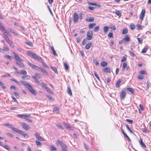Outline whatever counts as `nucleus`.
Instances as JSON below:
<instances>
[{"label":"nucleus","instance_id":"1","mask_svg":"<svg viewBox=\"0 0 151 151\" xmlns=\"http://www.w3.org/2000/svg\"><path fill=\"white\" fill-rule=\"evenodd\" d=\"M11 129L14 132H17L19 134L23 135L25 138H28L29 137L28 135L27 134L20 130L14 127L13 126L12 127Z\"/></svg>","mask_w":151,"mask_h":151},{"label":"nucleus","instance_id":"2","mask_svg":"<svg viewBox=\"0 0 151 151\" xmlns=\"http://www.w3.org/2000/svg\"><path fill=\"white\" fill-rule=\"evenodd\" d=\"M93 31H88L87 32V40H91L93 38Z\"/></svg>","mask_w":151,"mask_h":151},{"label":"nucleus","instance_id":"3","mask_svg":"<svg viewBox=\"0 0 151 151\" xmlns=\"http://www.w3.org/2000/svg\"><path fill=\"white\" fill-rule=\"evenodd\" d=\"M28 64L33 68L36 70H38L40 71V67H39L32 63L29 62H28Z\"/></svg>","mask_w":151,"mask_h":151},{"label":"nucleus","instance_id":"4","mask_svg":"<svg viewBox=\"0 0 151 151\" xmlns=\"http://www.w3.org/2000/svg\"><path fill=\"white\" fill-rule=\"evenodd\" d=\"M124 43L125 44L128 42L130 41V38L128 35H126L124 39Z\"/></svg>","mask_w":151,"mask_h":151},{"label":"nucleus","instance_id":"5","mask_svg":"<svg viewBox=\"0 0 151 151\" xmlns=\"http://www.w3.org/2000/svg\"><path fill=\"white\" fill-rule=\"evenodd\" d=\"M56 145H60L62 147L65 148V147H66V145L62 141L58 139L56 141Z\"/></svg>","mask_w":151,"mask_h":151},{"label":"nucleus","instance_id":"6","mask_svg":"<svg viewBox=\"0 0 151 151\" xmlns=\"http://www.w3.org/2000/svg\"><path fill=\"white\" fill-rule=\"evenodd\" d=\"M145 9H142L141 13L140 14L139 19L142 21L144 17L145 16Z\"/></svg>","mask_w":151,"mask_h":151},{"label":"nucleus","instance_id":"7","mask_svg":"<svg viewBox=\"0 0 151 151\" xmlns=\"http://www.w3.org/2000/svg\"><path fill=\"white\" fill-rule=\"evenodd\" d=\"M17 116L21 118L28 119V117L30 116L29 115L25 114H19Z\"/></svg>","mask_w":151,"mask_h":151},{"label":"nucleus","instance_id":"8","mask_svg":"<svg viewBox=\"0 0 151 151\" xmlns=\"http://www.w3.org/2000/svg\"><path fill=\"white\" fill-rule=\"evenodd\" d=\"M120 96L122 99H124L126 96V93L125 91H122L120 93Z\"/></svg>","mask_w":151,"mask_h":151},{"label":"nucleus","instance_id":"9","mask_svg":"<svg viewBox=\"0 0 151 151\" xmlns=\"http://www.w3.org/2000/svg\"><path fill=\"white\" fill-rule=\"evenodd\" d=\"M78 16L77 13L76 12H75L73 16V20L74 22H77L78 19Z\"/></svg>","mask_w":151,"mask_h":151},{"label":"nucleus","instance_id":"10","mask_svg":"<svg viewBox=\"0 0 151 151\" xmlns=\"http://www.w3.org/2000/svg\"><path fill=\"white\" fill-rule=\"evenodd\" d=\"M35 136L40 141H44L45 140L40 135H38L37 133H36L35 134Z\"/></svg>","mask_w":151,"mask_h":151},{"label":"nucleus","instance_id":"11","mask_svg":"<svg viewBox=\"0 0 151 151\" xmlns=\"http://www.w3.org/2000/svg\"><path fill=\"white\" fill-rule=\"evenodd\" d=\"M22 126L23 128L26 130H28L30 128V127L29 126L25 123H23L22 124Z\"/></svg>","mask_w":151,"mask_h":151},{"label":"nucleus","instance_id":"12","mask_svg":"<svg viewBox=\"0 0 151 151\" xmlns=\"http://www.w3.org/2000/svg\"><path fill=\"white\" fill-rule=\"evenodd\" d=\"M67 92L68 93L70 96H72V93L71 91V90L69 86L67 87Z\"/></svg>","mask_w":151,"mask_h":151},{"label":"nucleus","instance_id":"13","mask_svg":"<svg viewBox=\"0 0 151 151\" xmlns=\"http://www.w3.org/2000/svg\"><path fill=\"white\" fill-rule=\"evenodd\" d=\"M109 27L107 26H105L103 27V31L105 33H106L108 31Z\"/></svg>","mask_w":151,"mask_h":151},{"label":"nucleus","instance_id":"14","mask_svg":"<svg viewBox=\"0 0 151 151\" xmlns=\"http://www.w3.org/2000/svg\"><path fill=\"white\" fill-rule=\"evenodd\" d=\"M94 20V19L93 17H90L86 19V21L88 22H92Z\"/></svg>","mask_w":151,"mask_h":151},{"label":"nucleus","instance_id":"15","mask_svg":"<svg viewBox=\"0 0 151 151\" xmlns=\"http://www.w3.org/2000/svg\"><path fill=\"white\" fill-rule=\"evenodd\" d=\"M20 82L22 83L24 85L26 88H27L30 85L26 81H21Z\"/></svg>","mask_w":151,"mask_h":151},{"label":"nucleus","instance_id":"16","mask_svg":"<svg viewBox=\"0 0 151 151\" xmlns=\"http://www.w3.org/2000/svg\"><path fill=\"white\" fill-rule=\"evenodd\" d=\"M96 25V24L95 23H91L89 24L88 27L89 29H92Z\"/></svg>","mask_w":151,"mask_h":151},{"label":"nucleus","instance_id":"17","mask_svg":"<svg viewBox=\"0 0 151 151\" xmlns=\"http://www.w3.org/2000/svg\"><path fill=\"white\" fill-rule=\"evenodd\" d=\"M40 71H42L44 74H45L46 75H48L47 72L45 70L43 69L41 67L40 68Z\"/></svg>","mask_w":151,"mask_h":151},{"label":"nucleus","instance_id":"18","mask_svg":"<svg viewBox=\"0 0 151 151\" xmlns=\"http://www.w3.org/2000/svg\"><path fill=\"white\" fill-rule=\"evenodd\" d=\"M16 63L17 65L19 66L21 68L22 67H24V65L22 63V62H16Z\"/></svg>","mask_w":151,"mask_h":151},{"label":"nucleus","instance_id":"19","mask_svg":"<svg viewBox=\"0 0 151 151\" xmlns=\"http://www.w3.org/2000/svg\"><path fill=\"white\" fill-rule=\"evenodd\" d=\"M92 43L91 42L87 44L85 48L87 49L88 50L92 46Z\"/></svg>","mask_w":151,"mask_h":151},{"label":"nucleus","instance_id":"20","mask_svg":"<svg viewBox=\"0 0 151 151\" xmlns=\"http://www.w3.org/2000/svg\"><path fill=\"white\" fill-rule=\"evenodd\" d=\"M12 53H13L14 55V58L16 60L20 58V57H19V55L16 52H13Z\"/></svg>","mask_w":151,"mask_h":151},{"label":"nucleus","instance_id":"21","mask_svg":"<svg viewBox=\"0 0 151 151\" xmlns=\"http://www.w3.org/2000/svg\"><path fill=\"white\" fill-rule=\"evenodd\" d=\"M12 53H13L14 55V58L16 60L20 58V57H19V55L16 52H13Z\"/></svg>","mask_w":151,"mask_h":151},{"label":"nucleus","instance_id":"22","mask_svg":"<svg viewBox=\"0 0 151 151\" xmlns=\"http://www.w3.org/2000/svg\"><path fill=\"white\" fill-rule=\"evenodd\" d=\"M103 71L105 73H109L110 72V70L108 68H106L103 69Z\"/></svg>","mask_w":151,"mask_h":151},{"label":"nucleus","instance_id":"23","mask_svg":"<svg viewBox=\"0 0 151 151\" xmlns=\"http://www.w3.org/2000/svg\"><path fill=\"white\" fill-rule=\"evenodd\" d=\"M38 56L36 54L34 53L31 54V57L35 60H37Z\"/></svg>","mask_w":151,"mask_h":151},{"label":"nucleus","instance_id":"24","mask_svg":"<svg viewBox=\"0 0 151 151\" xmlns=\"http://www.w3.org/2000/svg\"><path fill=\"white\" fill-rule=\"evenodd\" d=\"M115 14L120 17L121 15V12L120 10H116L115 11Z\"/></svg>","mask_w":151,"mask_h":151},{"label":"nucleus","instance_id":"25","mask_svg":"<svg viewBox=\"0 0 151 151\" xmlns=\"http://www.w3.org/2000/svg\"><path fill=\"white\" fill-rule=\"evenodd\" d=\"M108 63L107 62L105 61H103L101 63V65L102 67H105L107 66Z\"/></svg>","mask_w":151,"mask_h":151},{"label":"nucleus","instance_id":"26","mask_svg":"<svg viewBox=\"0 0 151 151\" xmlns=\"http://www.w3.org/2000/svg\"><path fill=\"white\" fill-rule=\"evenodd\" d=\"M32 78L34 79L35 81V82L37 84H39L40 83L39 81V80L37 79L36 76H33L32 77Z\"/></svg>","mask_w":151,"mask_h":151},{"label":"nucleus","instance_id":"27","mask_svg":"<svg viewBox=\"0 0 151 151\" xmlns=\"http://www.w3.org/2000/svg\"><path fill=\"white\" fill-rule=\"evenodd\" d=\"M127 91L131 93L132 94L134 93V90L131 88H128L127 89Z\"/></svg>","mask_w":151,"mask_h":151},{"label":"nucleus","instance_id":"28","mask_svg":"<svg viewBox=\"0 0 151 151\" xmlns=\"http://www.w3.org/2000/svg\"><path fill=\"white\" fill-rule=\"evenodd\" d=\"M39 85L41 86L42 87L45 88L46 87V84L43 83H40L38 84Z\"/></svg>","mask_w":151,"mask_h":151},{"label":"nucleus","instance_id":"29","mask_svg":"<svg viewBox=\"0 0 151 151\" xmlns=\"http://www.w3.org/2000/svg\"><path fill=\"white\" fill-rule=\"evenodd\" d=\"M64 125L65 127L69 130H72V128L71 127H70L69 125H68L67 124L65 123Z\"/></svg>","mask_w":151,"mask_h":151},{"label":"nucleus","instance_id":"30","mask_svg":"<svg viewBox=\"0 0 151 151\" xmlns=\"http://www.w3.org/2000/svg\"><path fill=\"white\" fill-rule=\"evenodd\" d=\"M140 144L141 146H142V147L144 148H145L146 147V146L144 144L142 141V139L141 138H140Z\"/></svg>","mask_w":151,"mask_h":151},{"label":"nucleus","instance_id":"31","mask_svg":"<svg viewBox=\"0 0 151 151\" xmlns=\"http://www.w3.org/2000/svg\"><path fill=\"white\" fill-rule=\"evenodd\" d=\"M89 4L91 5L97 6L98 7H100L101 6V5H99L95 3H89Z\"/></svg>","mask_w":151,"mask_h":151},{"label":"nucleus","instance_id":"32","mask_svg":"<svg viewBox=\"0 0 151 151\" xmlns=\"http://www.w3.org/2000/svg\"><path fill=\"white\" fill-rule=\"evenodd\" d=\"M148 49V48L147 47L145 46L144 47V48L142 49L141 53H145L147 51Z\"/></svg>","mask_w":151,"mask_h":151},{"label":"nucleus","instance_id":"33","mask_svg":"<svg viewBox=\"0 0 151 151\" xmlns=\"http://www.w3.org/2000/svg\"><path fill=\"white\" fill-rule=\"evenodd\" d=\"M127 55H125L122 58L121 60V62H124L126 60H127Z\"/></svg>","mask_w":151,"mask_h":151},{"label":"nucleus","instance_id":"34","mask_svg":"<svg viewBox=\"0 0 151 151\" xmlns=\"http://www.w3.org/2000/svg\"><path fill=\"white\" fill-rule=\"evenodd\" d=\"M127 66V64L126 63H124L123 64V66L122 67V69L123 71H124L126 68Z\"/></svg>","mask_w":151,"mask_h":151},{"label":"nucleus","instance_id":"35","mask_svg":"<svg viewBox=\"0 0 151 151\" xmlns=\"http://www.w3.org/2000/svg\"><path fill=\"white\" fill-rule=\"evenodd\" d=\"M4 57L5 58H8L10 60H11L13 59V57L12 56L7 55H5L4 56Z\"/></svg>","mask_w":151,"mask_h":151},{"label":"nucleus","instance_id":"36","mask_svg":"<svg viewBox=\"0 0 151 151\" xmlns=\"http://www.w3.org/2000/svg\"><path fill=\"white\" fill-rule=\"evenodd\" d=\"M50 48H51V50H52L53 54L55 55L56 56H57V54L55 50L54 49V47H53V46H50Z\"/></svg>","mask_w":151,"mask_h":151},{"label":"nucleus","instance_id":"37","mask_svg":"<svg viewBox=\"0 0 151 151\" xmlns=\"http://www.w3.org/2000/svg\"><path fill=\"white\" fill-rule=\"evenodd\" d=\"M121 82V80L119 79L116 83V88H119V84Z\"/></svg>","mask_w":151,"mask_h":151},{"label":"nucleus","instance_id":"38","mask_svg":"<svg viewBox=\"0 0 151 151\" xmlns=\"http://www.w3.org/2000/svg\"><path fill=\"white\" fill-rule=\"evenodd\" d=\"M2 146L8 151H9L10 150V148L7 145L3 144Z\"/></svg>","mask_w":151,"mask_h":151},{"label":"nucleus","instance_id":"39","mask_svg":"<svg viewBox=\"0 0 151 151\" xmlns=\"http://www.w3.org/2000/svg\"><path fill=\"white\" fill-rule=\"evenodd\" d=\"M126 126L127 129L130 133H131L132 134L133 133V132L132 131L131 129L129 127V126L127 124H126Z\"/></svg>","mask_w":151,"mask_h":151},{"label":"nucleus","instance_id":"40","mask_svg":"<svg viewBox=\"0 0 151 151\" xmlns=\"http://www.w3.org/2000/svg\"><path fill=\"white\" fill-rule=\"evenodd\" d=\"M99 29V26H97L95 27L93 29V31L94 32H98Z\"/></svg>","mask_w":151,"mask_h":151},{"label":"nucleus","instance_id":"41","mask_svg":"<svg viewBox=\"0 0 151 151\" xmlns=\"http://www.w3.org/2000/svg\"><path fill=\"white\" fill-rule=\"evenodd\" d=\"M45 89L48 93L50 94L52 93V92L51 91L50 88L47 87Z\"/></svg>","mask_w":151,"mask_h":151},{"label":"nucleus","instance_id":"42","mask_svg":"<svg viewBox=\"0 0 151 151\" xmlns=\"http://www.w3.org/2000/svg\"><path fill=\"white\" fill-rule=\"evenodd\" d=\"M63 64H64V67L65 68V69L66 70H67L69 68V67H68V65L67 63H65V62L63 63Z\"/></svg>","mask_w":151,"mask_h":151},{"label":"nucleus","instance_id":"43","mask_svg":"<svg viewBox=\"0 0 151 151\" xmlns=\"http://www.w3.org/2000/svg\"><path fill=\"white\" fill-rule=\"evenodd\" d=\"M1 30L2 31H4V33H5L6 34V35H9V31H8L7 29H6L5 28H4V29H2Z\"/></svg>","mask_w":151,"mask_h":151},{"label":"nucleus","instance_id":"44","mask_svg":"<svg viewBox=\"0 0 151 151\" xmlns=\"http://www.w3.org/2000/svg\"><path fill=\"white\" fill-rule=\"evenodd\" d=\"M9 31L11 33L14 34L15 35L17 36L18 35V34L17 33H15V32H14V30L11 29H9Z\"/></svg>","mask_w":151,"mask_h":151},{"label":"nucleus","instance_id":"45","mask_svg":"<svg viewBox=\"0 0 151 151\" xmlns=\"http://www.w3.org/2000/svg\"><path fill=\"white\" fill-rule=\"evenodd\" d=\"M0 86L2 87L3 89L6 88V87L4 84L2 82H0Z\"/></svg>","mask_w":151,"mask_h":151},{"label":"nucleus","instance_id":"46","mask_svg":"<svg viewBox=\"0 0 151 151\" xmlns=\"http://www.w3.org/2000/svg\"><path fill=\"white\" fill-rule=\"evenodd\" d=\"M128 32V29L126 28L124 29L122 31V33L123 34H126Z\"/></svg>","mask_w":151,"mask_h":151},{"label":"nucleus","instance_id":"47","mask_svg":"<svg viewBox=\"0 0 151 151\" xmlns=\"http://www.w3.org/2000/svg\"><path fill=\"white\" fill-rule=\"evenodd\" d=\"M35 143L37 146L38 147H41L42 146L41 143L38 141H36Z\"/></svg>","mask_w":151,"mask_h":151},{"label":"nucleus","instance_id":"48","mask_svg":"<svg viewBox=\"0 0 151 151\" xmlns=\"http://www.w3.org/2000/svg\"><path fill=\"white\" fill-rule=\"evenodd\" d=\"M56 125L60 129H62V130L63 129V127L60 124L58 123L56 124Z\"/></svg>","mask_w":151,"mask_h":151},{"label":"nucleus","instance_id":"49","mask_svg":"<svg viewBox=\"0 0 151 151\" xmlns=\"http://www.w3.org/2000/svg\"><path fill=\"white\" fill-rule=\"evenodd\" d=\"M51 69L56 73H58L57 69L55 67H51Z\"/></svg>","mask_w":151,"mask_h":151},{"label":"nucleus","instance_id":"50","mask_svg":"<svg viewBox=\"0 0 151 151\" xmlns=\"http://www.w3.org/2000/svg\"><path fill=\"white\" fill-rule=\"evenodd\" d=\"M20 74H23L24 75H26L27 74V72L25 70H22L20 73H19Z\"/></svg>","mask_w":151,"mask_h":151},{"label":"nucleus","instance_id":"51","mask_svg":"<svg viewBox=\"0 0 151 151\" xmlns=\"http://www.w3.org/2000/svg\"><path fill=\"white\" fill-rule=\"evenodd\" d=\"M36 60H37L40 62H43V60L42 59V58L38 56Z\"/></svg>","mask_w":151,"mask_h":151},{"label":"nucleus","instance_id":"52","mask_svg":"<svg viewBox=\"0 0 151 151\" xmlns=\"http://www.w3.org/2000/svg\"><path fill=\"white\" fill-rule=\"evenodd\" d=\"M137 40L138 41V43L139 44H142V39L140 38H137Z\"/></svg>","mask_w":151,"mask_h":151},{"label":"nucleus","instance_id":"53","mask_svg":"<svg viewBox=\"0 0 151 151\" xmlns=\"http://www.w3.org/2000/svg\"><path fill=\"white\" fill-rule=\"evenodd\" d=\"M2 29H4V27L3 26V24L0 21V29L1 30Z\"/></svg>","mask_w":151,"mask_h":151},{"label":"nucleus","instance_id":"54","mask_svg":"<svg viewBox=\"0 0 151 151\" xmlns=\"http://www.w3.org/2000/svg\"><path fill=\"white\" fill-rule=\"evenodd\" d=\"M2 52H3L4 51H8L9 50V49L8 47L5 46H4L3 47V48L2 49Z\"/></svg>","mask_w":151,"mask_h":151},{"label":"nucleus","instance_id":"55","mask_svg":"<svg viewBox=\"0 0 151 151\" xmlns=\"http://www.w3.org/2000/svg\"><path fill=\"white\" fill-rule=\"evenodd\" d=\"M35 76H36L37 77L39 78H41V76L40 74H39L38 73H35Z\"/></svg>","mask_w":151,"mask_h":151},{"label":"nucleus","instance_id":"56","mask_svg":"<svg viewBox=\"0 0 151 151\" xmlns=\"http://www.w3.org/2000/svg\"><path fill=\"white\" fill-rule=\"evenodd\" d=\"M108 37L110 38L113 37V33L111 31L109 32V33L108 34Z\"/></svg>","mask_w":151,"mask_h":151},{"label":"nucleus","instance_id":"57","mask_svg":"<svg viewBox=\"0 0 151 151\" xmlns=\"http://www.w3.org/2000/svg\"><path fill=\"white\" fill-rule=\"evenodd\" d=\"M30 92L34 95H37L36 92L33 89L32 91H30Z\"/></svg>","mask_w":151,"mask_h":151},{"label":"nucleus","instance_id":"58","mask_svg":"<svg viewBox=\"0 0 151 151\" xmlns=\"http://www.w3.org/2000/svg\"><path fill=\"white\" fill-rule=\"evenodd\" d=\"M16 62H24V60L21 58H19L18 59H17V60H16Z\"/></svg>","mask_w":151,"mask_h":151},{"label":"nucleus","instance_id":"59","mask_svg":"<svg viewBox=\"0 0 151 151\" xmlns=\"http://www.w3.org/2000/svg\"><path fill=\"white\" fill-rule=\"evenodd\" d=\"M94 75L98 79V80H99L100 79L98 75L96 73V72L94 71Z\"/></svg>","mask_w":151,"mask_h":151},{"label":"nucleus","instance_id":"60","mask_svg":"<svg viewBox=\"0 0 151 151\" xmlns=\"http://www.w3.org/2000/svg\"><path fill=\"white\" fill-rule=\"evenodd\" d=\"M130 28L132 29H134L135 28V26L134 24H131L130 25Z\"/></svg>","mask_w":151,"mask_h":151},{"label":"nucleus","instance_id":"61","mask_svg":"<svg viewBox=\"0 0 151 151\" xmlns=\"http://www.w3.org/2000/svg\"><path fill=\"white\" fill-rule=\"evenodd\" d=\"M28 88L29 91L30 92V91H32L33 89L32 86L29 85V86L27 88Z\"/></svg>","mask_w":151,"mask_h":151},{"label":"nucleus","instance_id":"62","mask_svg":"<svg viewBox=\"0 0 151 151\" xmlns=\"http://www.w3.org/2000/svg\"><path fill=\"white\" fill-rule=\"evenodd\" d=\"M4 125L5 126H8L9 127V128H12V127H13L12 125L11 124H9L8 123L7 124H4Z\"/></svg>","mask_w":151,"mask_h":151},{"label":"nucleus","instance_id":"63","mask_svg":"<svg viewBox=\"0 0 151 151\" xmlns=\"http://www.w3.org/2000/svg\"><path fill=\"white\" fill-rule=\"evenodd\" d=\"M59 109V108L57 107H55L53 108V111H58Z\"/></svg>","mask_w":151,"mask_h":151},{"label":"nucleus","instance_id":"64","mask_svg":"<svg viewBox=\"0 0 151 151\" xmlns=\"http://www.w3.org/2000/svg\"><path fill=\"white\" fill-rule=\"evenodd\" d=\"M3 36L5 40L9 37L7 35L5 34L4 33H3Z\"/></svg>","mask_w":151,"mask_h":151}]
</instances>
